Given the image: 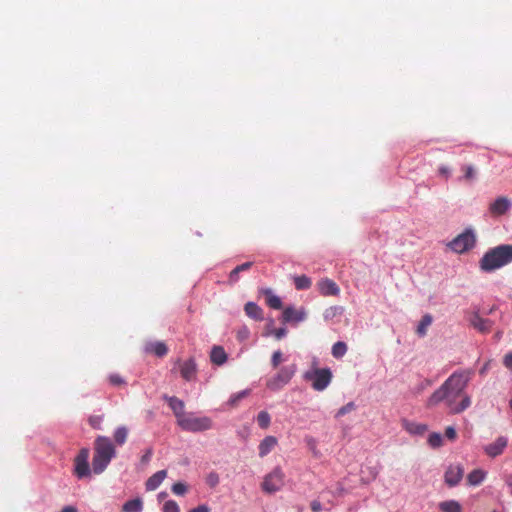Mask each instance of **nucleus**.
Instances as JSON below:
<instances>
[{"instance_id":"obj_45","label":"nucleus","mask_w":512,"mask_h":512,"mask_svg":"<svg viewBox=\"0 0 512 512\" xmlns=\"http://www.w3.org/2000/svg\"><path fill=\"white\" fill-rule=\"evenodd\" d=\"M445 436L450 440V441H454L457 437V433H456V430L454 427L452 426H448L446 429H445Z\"/></svg>"},{"instance_id":"obj_10","label":"nucleus","mask_w":512,"mask_h":512,"mask_svg":"<svg viewBox=\"0 0 512 512\" xmlns=\"http://www.w3.org/2000/svg\"><path fill=\"white\" fill-rule=\"evenodd\" d=\"M307 317L305 308L295 309L292 306H288L283 310L282 321L283 323L297 324L304 321Z\"/></svg>"},{"instance_id":"obj_53","label":"nucleus","mask_w":512,"mask_h":512,"mask_svg":"<svg viewBox=\"0 0 512 512\" xmlns=\"http://www.w3.org/2000/svg\"><path fill=\"white\" fill-rule=\"evenodd\" d=\"M439 174L445 176L446 178H449L450 169L447 166H441L439 168Z\"/></svg>"},{"instance_id":"obj_51","label":"nucleus","mask_w":512,"mask_h":512,"mask_svg":"<svg viewBox=\"0 0 512 512\" xmlns=\"http://www.w3.org/2000/svg\"><path fill=\"white\" fill-rule=\"evenodd\" d=\"M238 277H239V272L237 271L236 268H234L229 274V280H230V282H237Z\"/></svg>"},{"instance_id":"obj_31","label":"nucleus","mask_w":512,"mask_h":512,"mask_svg":"<svg viewBox=\"0 0 512 512\" xmlns=\"http://www.w3.org/2000/svg\"><path fill=\"white\" fill-rule=\"evenodd\" d=\"M294 285L297 290H306L311 287L312 281L306 275H300L294 277Z\"/></svg>"},{"instance_id":"obj_41","label":"nucleus","mask_w":512,"mask_h":512,"mask_svg":"<svg viewBox=\"0 0 512 512\" xmlns=\"http://www.w3.org/2000/svg\"><path fill=\"white\" fill-rule=\"evenodd\" d=\"M282 362V352L280 350L275 351L271 357V364L274 369H276L279 364Z\"/></svg>"},{"instance_id":"obj_42","label":"nucleus","mask_w":512,"mask_h":512,"mask_svg":"<svg viewBox=\"0 0 512 512\" xmlns=\"http://www.w3.org/2000/svg\"><path fill=\"white\" fill-rule=\"evenodd\" d=\"M248 393H249L248 390H243L241 392H238V393L232 395L230 398L231 405H236L238 403V401H240L241 399L246 397L248 395Z\"/></svg>"},{"instance_id":"obj_40","label":"nucleus","mask_w":512,"mask_h":512,"mask_svg":"<svg viewBox=\"0 0 512 512\" xmlns=\"http://www.w3.org/2000/svg\"><path fill=\"white\" fill-rule=\"evenodd\" d=\"M355 409V404L354 402H349L347 403L346 405H344L343 407H341L337 414H336V417H341V416H344L345 414L353 411Z\"/></svg>"},{"instance_id":"obj_24","label":"nucleus","mask_w":512,"mask_h":512,"mask_svg":"<svg viewBox=\"0 0 512 512\" xmlns=\"http://www.w3.org/2000/svg\"><path fill=\"white\" fill-rule=\"evenodd\" d=\"M486 477V472L482 469H474L467 476V483L471 486L480 485Z\"/></svg>"},{"instance_id":"obj_9","label":"nucleus","mask_w":512,"mask_h":512,"mask_svg":"<svg viewBox=\"0 0 512 512\" xmlns=\"http://www.w3.org/2000/svg\"><path fill=\"white\" fill-rule=\"evenodd\" d=\"M88 459L89 450L87 448H82L74 460V471L78 478H84L90 475Z\"/></svg>"},{"instance_id":"obj_49","label":"nucleus","mask_w":512,"mask_h":512,"mask_svg":"<svg viewBox=\"0 0 512 512\" xmlns=\"http://www.w3.org/2000/svg\"><path fill=\"white\" fill-rule=\"evenodd\" d=\"M189 512H210V508L206 504H202L197 506L196 508L191 509Z\"/></svg>"},{"instance_id":"obj_52","label":"nucleus","mask_w":512,"mask_h":512,"mask_svg":"<svg viewBox=\"0 0 512 512\" xmlns=\"http://www.w3.org/2000/svg\"><path fill=\"white\" fill-rule=\"evenodd\" d=\"M311 510L313 512H320L322 510V505L319 501H312L311 502Z\"/></svg>"},{"instance_id":"obj_32","label":"nucleus","mask_w":512,"mask_h":512,"mask_svg":"<svg viewBox=\"0 0 512 512\" xmlns=\"http://www.w3.org/2000/svg\"><path fill=\"white\" fill-rule=\"evenodd\" d=\"M343 311L344 308L341 306H331L324 311L323 317L326 321H329L337 316H340Z\"/></svg>"},{"instance_id":"obj_56","label":"nucleus","mask_w":512,"mask_h":512,"mask_svg":"<svg viewBox=\"0 0 512 512\" xmlns=\"http://www.w3.org/2000/svg\"><path fill=\"white\" fill-rule=\"evenodd\" d=\"M307 443L311 448H315L316 446V441L312 437L307 438Z\"/></svg>"},{"instance_id":"obj_48","label":"nucleus","mask_w":512,"mask_h":512,"mask_svg":"<svg viewBox=\"0 0 512 512\" xmlns=\"http://www.w3.org/2000/svg\"><path fill=\"white\" fill-rule=\"evenodd\" d=\"M252 265H253V262H245L241 265L236 266L235 268L240 273V272L249 270L252 267Z\"/></svg>"},{"instance_id":"obj_12","label":"nucleus","mask_w":512,"mask_h":512,"mask_svg":"<svg viewBox=\"0 0 512 512\" xmlns=\"http://www.w3.org/2000/svg\"><path fill=\"white\" fill-rule=\"evenodd\" d=\"M318 290L323 296H338L340 288L335 281L325 278L317 283Z\"/></svg>"},{"instance_id":"obj_25","label":"nucleus","mask_w":512,"mask_h":512,"mask_svg":"<svg viewBox=\"0 0 512 512\" xmlns=\"http://www.w3.org/2000/svg\"><path fill=\"white\" fill-rule=\"evenodd\" d=\"M143 509V502L141 499L136 498L129 500L122 506L123 512H141Z\"/></svg>"},{"instance_id":"obj_55","label":"nucleus","mask_w":512,"mask_h":512,"mask_svg":"<svg viewBox=\"0 0 512 512\" xmlns=\"http://www.w3.org/2000/svg\"><path fill=\"white\" fill-rule=\"evenodd\" d=\"M489 365H490V362L485 363L484 366L480 369L479 373L481 375H484L487 372Z\"/></svg>"},{"instance_id":"obj_18","label":"nucleus","mask_w":512,"mask_h":512,"mask_svg":"<svg viewBox=\"0 0 512 512\" xmlns=\"http://www.w3.org/2000/svg\"><path fill=\"white\" fill-rule=\"evenodd\" d=\"M277 443L278 441L276 437L266 436L258 446L259 456L263 458L268 455L275 448Z\"/></svg>"},{"instance_id":"obj_38","label":"nucleus","mask_w":512,"mask_h":512,"mask_svg":"<svg viewBox=\"0 0 512 512\" xmlns=\"http://www.w3.org/2000/svg\"><path fill=\"white\" fill-rule=\"evenodd\" d=\"M162 511L163 512H180V508L176 501L168 500L164 503Z\"/></svg>"},{"instance_id":"obj_7","label":"nucleus","mask_w":512,"mask_h":512,"mask_svg":"<svg viewBox=\"0 0 512 512\" xmlns=\"http://www.w3.org/2000/svg\"><path fill=\"white\" fill-rule=\"evenodd\" d=\"M296 365L282 367L278 373L267 381V387L270 390L277 391L290 382L296 373Z\"/></svg>"},{"instance_id":"obj_28","label":"nucleus","mask_w":512,"mask_h":512,"mask_svg":"<svg viewBox=\"0 0 512 512\" xmlns=\"http://www.w3.org/2000/svg\"><path fill=\"white\" fill-rule=\"evenodd\" d=\"M432 316L430 314H426L422 317L421 321L417 326V334L421 337L426 335L428 327L432 324Z\"/></svg>"},{"instance_id":"obj_3","label":"nucleus","mask_w":512,"mask_h":512,"mask_svg":"<svg viewBox=\"0 0 512 512\" xmlns=\"http://www.w3.org/2000/svg\"><path fill=\"white\" fill-rule=\"evenodd\" d=\"M512 261V245H500L487 251L480 260V268L492 272Z\"/></svg>"},{"instance_id":"obj_27","label":"nucleus","mask_w":512,"mask_h":512,"mask_svg":"<svg viewBox=\"0 0 512 512\" xmlns=\"http://www.w3.org/2000/svg\"><path fill=\"white\" fill-rule=\"evenodd\" d=\"M347 350V344L343 341H338L333 344L331 353L334 358L340 359L347 353Z\"/></svg>"},{"instance_id":"obj_13","label":"nucleus","mask_w":512,"mask_h":512,"mask_svg":"<svg viewBox=\"0 0 512 512\" xmlns=\"http://www.w3.org/2000/svg\"><path fill=\"white\" fill-rule=\"evenodd\" d=\"M508 445V439L506 437H499L495 442L484 447L485 453L490 457H496L500 455Z\"/></svg>"},{"instance_id":"obj_6","label":"nucleus","mask_w":512,"mask_h":512,"mask_svg":"<svg viewBox=\"0 0 512 512\" xmlns=\"http://www.w3.org/2000/svg\"><path fill=\"white\" fill-rule=\"evenodd\" d=\"M285 474L280 467H275L268 473L261 484L263 492L273 494L280 491L284 486Z\"/></svg>"},{"instance_id":"obj_34","label":"nucleus","mask_w":512,"mask_h":512,"mask_svg":"<svg viewBox=\"0 0 512 512\" xmlns=\"http://www.w3.org/2000/svg\"><path fill=\"white\" fill-rule=\"evenodd\" d=\"M271 422V417L268 412L261 411L257 415V423L262 429H266L269 427Z\"/></svg>"},{"instance_id":"obj_35","label":"nucleus","mask_w":512,"mask_h":512,"mask_svg":"<svg viewBox=\"0 0 512 512\" xmlns=\"http://www.w3.org/2000/svg\"><path fill=\"white\" fill-rule=\"evenodd\" d=\"M188 485L184 482H176L172 485L171 491L177 496H184L188 492Z\"/></svg>"},{"instance_id":"obj_22","label":"nucleus","mask_w":512,"mask_h":512,"mask_svg":"<svg viewBox=\"0 0 512 512\" xmlns=\"http://www.w3.org/2000/svg\"><path fill=\"white\" fill-rule=\"evenodd\" d=\"M169 407L174 412V415L177 419V422L181 418V416H184L186 413L184 412V402L177 397H169L168 399Z\"/></svg>"},{"instance_id":"obj_5","label":"nucleus","mask_w":512,"mask_h":512,"mask_svg":"<svg viewBox=\"0 0 512 512\" xmlns=\"http://www.w3.org/2000/svg\"><path fill=\"white\" fill-rule=\"evenodd\" d=\"M303 377L306 381L312 382V388L314 390L323 391L331 383L332 372L329 368H316L305 372Z\"/></svg>"},{"instance_id":"obj_11","label":"nucleus","mask_w":512,"mask_h":512,"mask_svg":"<svg viewBox=\"0 0 512 512\" xmlns=\"http://www.w3.org/2000/svg\"><path fill=\"white\" fill-rule=\"evenodd\" d=\"M464 475V468L460 464L450 465L445 472V483L454 487L462 480Z\"/></svg>"},{"instance_id":"obj_8","label":"nucleus","mask_w":512,"mask_h":512,"mask_svg":"<svg viewBox=\"0 0 512 512\" xmlns=\"http://www.w3.org/2000/svg\"><path fill=\"white\" fill-rule=\"evenodd\" d=\"M475 235L467 230L448 243V247L456 253H464L475 245Z\"/></svg>"},{"instance_id":"obj_43","label":"nucleus","mask_w":512,"mask_h":512,"mask_svg":"<svg viewBox=\"0 0 512 512\" xmlns=\"http://www.w3.org/2000/svg\"><path fill=\"white\" fill-rule=\"evenodd\" d=\"M102 420H103V417H102V416H99V415L91 416V417L89 418V424H90V425H91V427H93L94 429H100V428H101Z\"/></svg>"},{"instance_id":"obj_46","label":"nucleus","mask_w":512,"mask_h":512,"mask_svg":"<svg viewBox=\"0 0 512 512\" xmlns=\"http://www.w3.org/2000/svg\"><path fill=\"white\" fill-rule=\"evenodd\" d=\"M249 334H250L249 329L247 327H242L241 329L238 330L237 337L239 340L243 341V340L248 339Z\"/></svg>"},{"instance_id":"obj_36","label":"nucleus","mask_w":512,"mask_h":512,"mask_svg":"<svg viewBox=\"0 0 512 512\" xmlns=\"http://www.w3.org/2000/svg\"><path fill=\"white\" fill-rule=\"evenodd\" d=\"M428 443L432 448H438L442 446L443 440L439 433H431L428 437Z\"/></svg>"},{"instance_id":"obj_37","label":"nucleus","mask_w":512,"mask_h":512,"mask_svg":"<svg viewBox=\"0 0 512 512\" xmlns=\"http://www.w3.org/2000/svg\"><path fill=\"white\" fill-rule=\"evenodd\" d=\"M219 482H220V478L216 472H210L206 476V484L211 488L216 487L219 484Z\"/></svg>"},{"instance_id":"obj_17","label":"nucleus","mask_w":512,"mask_h":512,"mask_svg":"<svg viewBox=\"0 0 512 512\" xmlns=\"http://www.w3.org/2000/svg\"><path fill=\"white\" fill-rule=\"evenodd\" d=\"M180 373L181 376L187 380L191 381L196 376V364L193 359H189L180 365Z\"/></svg>"},{"instance_id":"obj_16","label":"nucleus","mask_w":512,"mask_h":512,"mask_svg":"<svg viewBox=\"0 0 512 512\" xmlns=\"http://www.w3.org/2000/svg\"><path fill=\"white\" fill-rule=\"evenodd\" d=\"M469 321L470 324L481 333L489 332L492 326L490 320L480 317L477 313L473 314Z\"/></svg>"},{"instance_id":"obj_26","label":"nucleus","mask_w":512,"mask_h":512,"mask_svg":"<svg viewBox=\"0 0 512 512\" xmlns=\"http://www.w3.org/2000/svg\"><path fill=\"white\" fill-rule=\"evenodd\" d=\"M439 508L442 512H461L462 507L458 501L449 500L443 501L439 504Z\"/></svg>"},{"instance_id":"obj_23","label":"nucleus","mask_w":512,"mask_h":512,"mask_svg":"<svg viewBox=\"0 0 512 512\" xmlns=\"http://www.w3.org/2000/svg\"><path fill=\"white\" fill-rule=\"evenodd\" d=\"M403 427L407 432L413 435H423L428 429L425 424L410 421H404Z\"/></svg>"},{"instance_id":"obj_21","label":"nucleus","mask_w":512,"mask_h":512,"mask_svg":"<svg viewBox=\"0 0 512 512\" xmlns=\"http://www.w3.org/2000/svg\"><path fill=\"white\" fill-rule=\"evenodd\" d=\"M211 362L215 365H223L227 361V354L223 347L214 346L210 353Z\"/></svg>"},{"instance_id":"obj_1","label":"nucleus","mask_w":512,"mask_h":512,"mask_svg":"<svg viewBox=\"0 0 512 512\" xmlns=\"http://www.w3.org/2000/svg\"><path fill=\"white\" fill-rule=\"evenodd\" d=\"M471 379L470 371H456L451 374L445 382L433 392L427 401L429 407L445 402L450 413L458 414L471 405L470 397L465 393Z\"/></svg>"},{"instance_id":"obj_14","label":"nucleus","mask_w":512,"mask_h":512,"mask_svg":"<svg viewBox=\"0 0 512 512\" xmlns=\"http://www.w3.org/2000/svg\"><path fill=\"white\" fill-rule=\"evenodd\" d=\"M510 206V201L506 197H499L489 206V212L492 216H500L504 214Z\"/></svg>"},{"instance_id":"obj_20","label":"nucleus","mask_w":512,"mask_h":512,"mask_svg":"<svg viewBox=\"0 0 512 512\" xmlns=\"http://www.w3.org/2000/svg\"><path fill=\"white\" fill-rule=\"evenodd\" d=\"M246 315L256 321L263 320V310L255 302H247L244 306Z\"/></svg>"},{"instance_id":"obj_50","label":"nucleus","mask_w":512,"mask_h":512,"mask_svg":"<svg viewBox=\"0 0 512 512\" xmlns=\"http://www.w3.org/2000/svg\"><path fill=\"white\" fill-rule=\"evenodd\" d=\"M504 365L511 369L512 368V352H509L504 357Z\"/></svg>"},{"instance_id":"obj_39","label":"nucleus","mask_w":512,"mask_h":512,"mask_svg":"<svg viewBox=\"0 0 512 512\" xmlns=\"http://www.w3.org/2000/svg\"><path fill=\"white\" fill-rule=\"evenodd\" d=\"M108 380L113 386H123L126 384V381L117 373L110 374Z\"/></svg>"},{"instance_id":"obj_44","label":"nucleus","mask_w":512,"mask_h":512,"mask_svg":"<svg viewBox=\"0 0 512 512\" xmlns=\"http://www.w3.org/2000/svg\"><path fill=\"white\" fill-rule=\"evenodd\" d=\"M152 455H153V449L152 448H148L145 450L144 454L142 455L140 461L143 465H146L150 462L151 458H152Z\"/></svg>"},{"instance_id":"obj_54","label":"nucleus","mask_w":512,"mask_h":512,"mask_svg":"<svg viewBox=\"0 0 512 512\" xmlns=\"http://www.w3.org/2000/svg\"><path fill=\"white\" fill-rule=\"evenodd\" d=\"M61 512H78L77 509L73 506H65Z\"/></svg>"},{"instance_id":"obj_29","label":"nucleus","mask_w":512,"mask_h":512,"mask_svg":"<svg viewBox=\"0 0 512 512\" xmlns=\"http://www.w3.org/2000/svg\"><path fill=\"white\" fill-rule=\"evenodd\" d=\"M264 294L266 295V302H267V305L270 307V308H273V309H280L282 307V301L281 299L274 295L271 290H266L264 291Z\"/></svg>"},{"instance_id":"obj_57","label":"nucleus","mask_w":512,"mask_h":512,"mask_svg":"<svg viewBox=\"0 0 512 512\" xmlns=\"http://www.w3.org/2000/svg\"><path fill=\"white\" fill-rule=\"evenodd\" d=\"M500 336H501V333H500V332H497V333L495 334V338H497V339H499V338H500Z\"/></svg>"},{"instance_id":"obj_19","label":"nucleus","mask_w":512,"mask_h":512,"mask_svg":"<svg viewBox=\"0 0 512 512\" xmlns=\"http://www.w3.org/2000/svg\"><path fill=\"white\" fill-rule=\"evenodd\" d=\"M145 352L155 354L158 357H163L167 354L168 348L164 342H148L145 345Z\"/></svg>"},{"instance_id":"obj_4","label":"nucleus","mask_w":512,"mask_h":512,"mask_svg":"<svg viewBox=\"0 0 512 512\" xmlns=\"http://www.w3.org/2000/svg\"><path fill=\"white\" fill-rule=\"evenodd\" d=\"M177 424L181 429L189 432H203L212 428V420L207 416L198 417L192 413L181 416Z\"/></svg>"},{"instance_id":"obj_2","label":"nucleus","mask_w":512,"mask_h":512,"mask_svg":"<svg viewBox=\"0 0 512 512\" xmlns=\"http://www.w3.org/2000/svg\"><path fill=\"white\" fill-rule=\"evenodd\" d=\"M116 456V448L110 438L98 436L94 441L92 469L95 474L102 473Z\"/></svg>"},{"instance_id":"obj_30","label":"nucleus","mask_w":512,"mask_h":512,"mask_svg":"<svg viewBox=\"0 0 512 512\" xmlns=\"http://www.w3.org/2000/svg\"><path fill=\"white\" fill-rule=\"evenodd\" d=\"M127 437L128 429L125 426L118 427L113 434L114 441L119 446L125 444Z\"/></svg>"},{"instance_id":"obj_47","label":"nucleus","mask_w":512,"mask_h":512,"mask_svg":"<svg viewBox=\"0 0 512 512\" xmlns=\"http://www.w3.org/2000/svg\"><path fill=\"white\" fill-rule=\"evenodd\" d=\"M287 333L285 328H278L273 331V334L277 340L282 339Z\"/></svg>"},{"instance_id":"obj_33","label":"nucleus","mask_w":512,"mask_h":512,"mask_svg":"<svg viewBox=\"0 0 512 512\" xmlns=\"http://www.w3.org/2000/svg\"><path fill=\"white\" fill-rule=\"evenodd\" d=\"M464 172V175L459 180H464L466 182L473 181L476 178V170L472 165H465L461 168Z\"/></svg>"},{"instance_id":"obj_15","label":"nucleus","mask_w":512,"mask_h":512,"mask_svg":"<svg viewBox=\"0 0 512 512\" xmlns=\"http://www.w3.org/2000/svg\"><path fill=\"white\" fill-rule=\"evenodd\" d=\"M167 477V471L166 470H160L154 473L152 476H150L146 482H145V488L147 491H154L156 490L161 483L165 480Z\"/></svg>"}]
</instances>
